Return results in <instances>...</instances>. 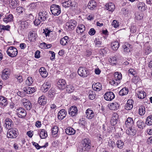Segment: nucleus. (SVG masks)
Returning <instances> with one entry per match:
<instances>
[{"label":"nucleus","mask_w":152,"mask_h":152,"mask_svg":"<svg viewBox=\"0 0 152 152\" xmlns=\"http://www.w3.org/2000/svg\"><path fill=\"white\" fill-rule=\"evenodd\" d=\"M38 102L40 105L44 106L47 103V98L45 96L42 95L39 97Z\"/></svg>","instance_id":"nucleus-19"},{"label":"nucleus","mask_w":152,"mask_h":152,"mask_svg":"<svg viewBox=\"0 0 152 152\" xmlns=\"http://www.w3.org/2000/svg\"><path fill=\"white\" fill-rule=\"evenodd\" d=\"M102 85L99 83H94L92 86V87L94 90L99 91L102 89Z\"/></svg>","instance_id":"nucleus-29"},{"label":"nucleus","mask_w":152,"mask_h":152,"mask_svg":"<svg viewBox=\"0 0 152 152\" xmlns=\"http://www.w3.org/2000/svg\"><path fill=\"white\" fill-rule=\"evenodd\" d=\"M28 37L30 41L34 42L35 41L36 39L37 38V34H35V32H30L28 35Z\"/></svg>","instance_id":"nucleus-23"},{"label":"nucleus","mask_w":152,"mask_h":152,"mask_svg":"<svg viewBox=\"0 0 152 152\" xmlns=\"http://www.w3.org/2000/svg\"><path fill=\"white\" fill-rule=\"evenodd\" d=\"M104 98L106 100L111 101L115 98V95L112 92L108 91L105 94Z\"/></svg>","instance_id":"nucleus-11"},{"label":"nucleus","mask_w":152,"mask_h":152,"mask_svg":"<svg viewBox=\"0 0 152 152\" xmlns=\"http://www.w3.org/2000/svg\"><path fill=\"white\" fill-rule=\"evenodd\" d=\"M18 134V131L17 129L12 128L9 129L7 133V137L9 138H16Z\"/></svg>","instance_id":"nucleus-4"},{"label":"nucleus","mask_w":152,"mask_h":152,"mask_svg":"<svg viewBox=\"0 0 152 152\" xmlns=\"http://www.w3.org/2000/svg\"><path fill=\"white\" fill-rule=\"evenodd\" d=\"M69 38L68 37L65 36L61 38L60 41L61 44L63 45H65L67 44L68 42H69Z\"/></svg>","instance_id":"nucleus-38"},{"label":"nucleus","mask_w":152,"mask_h":152,"mask_svg":"<svg viewBox=\"0 0 152 152\" xmlns=\"http://www.w3.org/2000/svg\"><path fill=\"white\" fill-rule=\"evenodd\" d=\"M10 75V72L9 69H5L2 72L1 77L4 80H6L8 79Z\"/></svg>","instance_id":"nucleus-9"},{"label":"nucleus","mask_w":152,"mask_h":152,"mask_svg":"<svg viewBox=\"0 0 152 152\" xmlns=\"http://www.w3.org/2000/svg\"><path fill=\"white\" fill-rule=\"evenodd\" d=\"M17 12L20 14H22L24 11V9L21 7H18L17 8Z\"/></svg>","instance_id":"nucleus-57"},{"label":"nucleus","mask_w":152,"mask_h":152,"mask_svg":"<svg viewBox=\"0 0 152 152\" xmlns=\"http://www.w3.org/2000/svg\"><path fill=\"white\" fill-rule=\"evenodd\" d=\"M114 77L110 80L109 83L111 85L117 86L120 83V80L122 78V75L121 73L117 72L114 74Z\"/></svg>","instance_id":"nucleus-2"},{"label":"nucleus","mask_w":152,"mask_h":152,"mask_svg":"<svg viewBox=\"0 0 152 152\" xmlns=\"http://www.w3.org/2000/svg\"><path fill=\"white\" fill-rule=\"evenodd\" d=\"M108 145L112 149H113L116 146V144L115 142L111 140H110L108 141Z\"/></svg>","instance_id":"nucleus-56"},{"label":"nucleus","mask_w":152,"mask_h":152,"mask_svg":"<svg viewBox=\"0 0 152 152\" xmlns=\"http://www.w3.org/2000/svg\"><path fill=\"white\" fill-rule=\"evenodd\" d=\"M78 74L81 77H87L89 74V72L88 69L83 67H80L78 70Z\"/></svg>","instance_id":"nucleus-7"},{"label":"nucleus","mask_w":152,"mask_h":152,"mask_svg":"<svg viewBox=\"0 0 152 152\" xmlns=\"http://www.w3.org/2000/svg\"><path fill=\"white\" fill-rule=\"evenodd\" d=\"M112 25L115 28H117L119 26V22L116 20H114L112 23Z\"/></svg>","instance_id":"nucleus-59"},{"label":"nucleus","mask_w":152,"mask_h":152,"mask_svg":"<svg viewBox=\"0 0 152 152\" xmlns=\"http://www.w3.org/2000/svg\"><path fill=\"white\" fill-rule=\"evenodd\" d=\"M117 147L120 149L123 148L124 144V142L121 140H118L116 142Z\"/></svg>","instance_id":"nucleus-48"},{"label":"nucleus","mask_w":152,"mask_h":152,"mask_svg":"<svg viewBox=\"0 0 152 152\" xmlns=\"http://www.w3.org/2000/svg\"><path fill=\"white\" fill-rule=\"evenodd\" d=\"M66 91L69 93H70L74 90V88L71 85H68L66 87Z\"/></svg>","instance_id":"nucleus-46"},{"label":"nucleus","mask_w":152,"mask_h":152,"mask_svg":"<svg viewBox=\"0 0 152 152\" xmlns=\"http://www.w3.org/2000/svg\"><path fill=\"white\" fill-rule=\"evenodd\" d=\"M7 53L9 56L11 57H14L17 55L18 51L15 48L11 46L8 48Z\"/></svg>","instance_id":"nucleus-6"},{"label":"nucleus","mask_w":152,"mask_h":152,"mask_svg":"<svg viewBox=\"0 0 152 152\" xmlns=\"http://www.w3.org/2000/svg\"><path fill=\"white\" fill-rule=\"evenodd\" d=\"M39 72L41 76L43 77H45L48 75V73L44 67L41 68L39 69Z\"/></svg>","instance_id":"nucleus-33"},{"label":"nucleus","mask_w":152,"mask_h":152,"mask_svg":"<svg viewBox=\"0 0 152 152\" xmlns=\"http://www.w3.org/2000/svg\"><path fill=\"white\" fill-rule=\"evenodd\" d=\"M112 64H115L117 63L116 58L115 57H113L110 58L109 61Z\"/></svg>","instance_id":"nucleus-58"},{"label":"nucleus","mask_w":152,"mask_h":152,"mask_svg":"<svg viewBox=\"0 0 152 152\" xmlns=\"http://www.w3.org/2000/svg\"><path fill=\"white\" fill-rule=\"evenodd\" d=\"M137 7L139 10L141 11H144L146 10V6L144 3L139 2L137 5Z\"/></svg>","instance_id":"nucleus-41"},{"label":"nucleus","mask_w":152,"mask_h":152,"mask_svg":"<svg viewBox=\"0 0 152 152\" xmlns=\"http://www.w3.org/2000/svg\"><path fill=\"white\" fill-rule=\"evenodd\" d=\"M119 45L120 43L117 41L112 42L111 44L112 49L114 51L117 50L118 48Z\"/></svg>","instance_id":"nucleus-24"},{"label":"nucleus","mask_w":152,"mask_h":152,"mask_svg":"<svg viewBox=\"0 0 152 152\" xmlns=\"http://www.w3.org/2000/svg\"><path fill=\"white\" fill-rule=\"evenodd\" d=\"M145 107L144 106H140L139 109L138 113L140 115H142L145 113Z\"/></svg>","instance_id":"nucleus-45"},{"label":"nucleus","mask_w":152,"mask_h":152,"mask_svg":"<svg viewBox=\"0 0 152 152\" xmlns=\"http://www.w3.org/2000/svg\"><path fill=\"white\" fill-rule=\"evenodd\" d=\"M136 27L134 26H131L130 29V31L133 33H134L136 32Z\"/></svg>","instance_id":"nucleus-63"},{"label":"nucleus","mask_w":152,"mask_h":152,"mask_svg":"<svg viewBox=\"0 0 152 152\" xmlns=\"http://www.w3.org/2000/svg\"><path fill=\"white\" fill-rule=\"evenodd\" d=\"M135 18L137 20L141 19L143 17L142 14H141L138 12H136L135 14Z\"/></svg>","instance_id":"nucleus-51"},{"label":"nucleus","mask_w":152,"mask_h":152,"mask_svg":"<svg viewBox=\"0 0 152 152\" xmlns=\"http://www.w3.org/2000/svg\"><path fill=\"white\" fill-rule=\"evenodd\" d=\"M39 136L42 139L46 138L48 136L47 132L45 130L42 129L40 132Z\"/></svg>","instance_id":"nucleus-43"},{"label":"nucleus","mask_w":152,"mask_h":152,"mask_svg":"<svg viewBox=\"0 0 152 152\" xmlns=\"http://www.w3.org/2000/svg\"><path fill=\"white\" fill-rule=\"evenodd\" d=\"M48 16L47 13L46 11H42L39 12L38 15V18L36 19L34 21V24L37 26L41 23H43L47 19Z\"/></svg>","instance_id":"nucleus-1"},{"label":"nucleus","mask_w":152,"mask_h":152,"mask_svg":"<svg viewBox=\"0 0 152 152\" xmlns=\"http://www.w3.org/2000/svg\"><path fill=\"white\" fill-rule=\"evenodd\" d=\"M128 128H129L126 130L127 134L129 135H134L136 132V130L134 128H130V127H129Z\"/></svg>","instance_id":"nucleus-39"},{"label":"nucleus","mask_w":152,"mask_h":152,"mask_svg":"<svg viewBox=\"0 0 152 152\" xmlns=\"http://www.w3.org/2000/svg\"><path fill=\"white\" fill-rule=\"evenodd\" d=\"M22 103L27 110H29L32 107V105L29 100L26 98H23L22 100Z\"/></svg>","instance_id":"nucleus-12"},{"label":"nucleus","mask_w":152,"mask_h":152,"mask_svg":"<svg viewBox=\"0 0 152 152\" xmlns=\"http://www.w3.org/2000/svg\"><path fill=\"white\" fill-rule=\"evenodd\" d=\"M78 109L75 106H72L70 107L68 110L69 114L72 116H76L77 113Z\"/></svg>","instance_id":"nucleus-10"},{"label":"nucleus","mask_w":152,"mask_h":152,"mask_svg":"<svg viewBox=\"0 0 152 152\" xmlns=\"http://www.w3.org/2000/svg\"><path fill=\"white\" fill-rule=\"evenodd\" d=\"M82 148L83 151H89L91 147V140L88 138H85L82 141Z\"/></svg>","instance_id":"nucleus-3"},{"label":"nucleus","mask_w":152,"mask_h":152,"mask_svg":"<svg viewBox=\"0 0 152 152\" xmlns=\"http://www.w3.org/2000/svg\"><path fill=\"white\" fill-rule=\"evenodd\" d=\"M134 124V121L132 118L130 117L128 118L125 122L126 127L128 128L132 126Z\"/></svg>","instance_id":"nucleus-31"},{"label":"nucleus","mask_w":152,"mask_h":152,"mask_svg":"<svg viewBox=\"0 0 152 152\" xmlns=\"http://www.w3.org/2000/svg\"><path fill=\"white\" fill-rule=\"evenodd\" d=\"M106 7L107 10L113 12L115 10V6L113 3L110 2L107 4Z\"/></svg>","instance_id":"nucleus-34"},{"label":"nucleus","mask_w":152,"mask_h":152,"mask_svg":"<svg viewBox=\"0 0 152 152\" xmlns=\"http://www.w3.org/2000/svg\"><path fill=\"white\" fill-rule=\"evenodd\" d=\"M8 104L7 98L6 97L0 96V106L2 107H5Z\"/></svg>","instance_id":"nucleus-21"},{"label":"nucleus","mask_w":152,"mask_h":152,"mask_svg":"<svg viewBox=\"0 0 152 152\" xmlns=\"http://www.w3.org/2000/svg\"><path fill=\"white\" fill-rule=\"evenodd\" d=\"M128 73L129 74L132 75H134L136 73L134 69H130L128 71Z\"/></svg>","instance_id":"nucleus-61"},{"label":"nucleus","mask_w":152,"mask_h":152,"mask_svg":"<svg viewBox=\"0 0 152 152\" xmlns=\"http://www.w3.org/2000/svg\"><path fill=\"white\" fill-rule=\"evenodd\" d=\"M5 127L8 129L10 127H11L13 124V123L12 120L10 118H7L5 120Z\"/></svg>","instance_id":"nucleus-32"},{"label":"nucleus","mask_w":152,"mask_h":152,"mask_svg":"<svg viewBox=\"0 0 152 152\" xmlns=\"http://www.w3.org/2000/svg\"><path fill=\"white\" fill-rule=\"evenodd\" d=\"M67 113L64 109L61 110L58 113V117L59 119L61 120L66 116Z\"/></svg>","instance_id":"nucleus-18"},{"label":"nucleus","mask_w":152,"mask_h":152,"mask_svg":"<svg viewBox=\"0 0 152 152\" xmlns=\"http://www.w3.org/2000/svg\"><path fill=\"white\" fill-rule=\"evenodd\" d=\"M119 105L116 102H112L110 104V109L112 110H115L118 109L119 107Z\"/></svg>","instance_id":"nucleus-30"},{"label":"nucleus","mask_w":152,"mask_h":152,"mask_svg":"<svg viewBox=\"0 0 152 152\" xmlns=\"http://www.w3.org/2000/svg\"><path fill=\"white\" fill-rule=\"evenodd\" d=\"M131 45L128 43H126L123 46L124 51L125 53H128L130 51L131 48Z\"/></svg>","instance_id":"nucleus-35"},{"label":"nucleus","mask_w":152,"mask_h":152,"mask_svg":"<svg viewBox=\"0 0 152 152\" xmlns=\"http://www.w3.org/2000/svg\"><path fill=\"white\" fill-rule=\"evenodd\" d=\"M77 24V22L73 20H69L66 23V28L69 29V31H71L74 29L75 27Z\"/></svg>","instance_id":"nucleus-8"},{"label":"nucleus","mask_w":152,"mask_h":152,"mask_svg":"<svg viewBox=\"0 0 152 152\" xmlns=\"http://www.w3.org/2000/svg\"><path fill=\"white\" fill-rule=\"evenodd\" d=\"M133 103L134 102L133 100L131 99H129L125 107V109L127 110L131 109L133 107Z\"/></svg>","instance_id":"nucleus-25"},{"label":"nucleus","mask_w":152,"mask_h":152,"mask_svg":"<svg viewBox=\"0 0 152 152\" xmlns=\"http://www.w3.org/2000/svg\"><path fill=\"white\" fill-rule=\"evenodd\" d=\"M33 82V79L31 77H28L25 81V83L27 85L30 86Z\"/></svg>","instance_id":"nucleus-49"},{"label":"nucleus","mask_w":152,"mask_h":152,"mask_svg":"<svg viewBox=\"0 0 152 152\" xmlns=\"http://www.w3.org/2000/svg\"><path fill=\"white\" fill-rule=\"evenodd\" d=\"M86 117L89 119L93 118L94 116V112L89 109H87L86 111Z\"/></svg>","instance_id":"nucleus-22"},{"label":"nucleus","mask_w":152,"mask_h":152,"mask_svg":"<svg viewBox=\"0 0 152 152\" xmlns=\"http://www.w3.org/2000/svg\"><path fill=\"white\" fill-rule=\"evenodd\" d=\"M145 123L148 125H152V116H149L147 118Z\"/></svg>","instance_id":"nucleus-47"},{"label":"nucleus","mask_w":152,"mask_h":152,"mask_svg":"<svg viewBox=\"0 0 152 152\" xmlns=\"http://www.w3.org/2000/svg\"><path fill=\"white\" fill-rule=\"evenodd\" d=\"M13 17L12 14H10L8 15L5 16L3 19V21L6 23L10 22L13 20Z\"/></svg>","instance_id":"nucleus-27"},{"label":"nucleus","mask_w":152,"mask_h":152,"mask_svg":"<svg viewBox=\"0 0 152 152\" xmlns=\"http://www.w3.org/2000/svg\"><path fill=\"white\" fill-rule=\"evenodd\" d=\"M50 11L53 15L55 16H58L61 13V8L59 6L53 4L50 7Z\"/></svg>","instance_id":"nucleus-5"},{"label":"nucleus","mask_w":152,"mask_h":152,"mask_svg":"<svg viewBox=\"0 0 152 152\" xmlns=\"http://www.w3.org/2000/svg\"><path fill=\"white\" fill-rule=\"evenodd\" d=\"M0 28L2 30L9 31L10 28V26L9 25H7L6 26L1 25H0Z\"/></svg>","instance_id":"nucleus-50"},{"label":"nucleus","mask_w":152,"mask_h":152,"mask_svg":"<svg viewBox=\"0 0 152 152\" xmlns=\"http://www.w3.org/2000/svg\"><path fill=\"white\" fill-rule=\"evenodd\" d=\"M129 92V90L126 88H124L121 89L119 92V95L121 96H123L127 95Z\"/></svg>","instance_id":"nucleus-42"},{"label":"nucleus","mask_w":152,"mask_h":152,"mask_svg":"<svg viewBox=\"0 0 152 152\" xmlns=\"http://www.w3.org/2000/svg\"><path fill=\"white\" fill-rule=\"evenodd\" d=\"M137 124L138 127L140 129H143L145 126L144 122L141 120H139L137 122Z\"/></svg>","instance_id":"nucleus-44"},{"label":"nucleus","mask_w":152,"mask_h":152,"mask_svg":"<svg viewBox=\"0 0 152 152\" xmlns=\"http://www.w3.org/2000/svg\"><path fill=\"white\" fill-rule=\"evenodd\" d=\"M15 78L17 79L18 81L20 83H21L23 81L22 76L20 75H14Z\"/></svg>","instance_id":"nucleus-52"},{"label":"nucleus","mask_w":152,"mask_h":152,"mask_svg":"<svg viewBox=\"0 0 152 152\" xmlns=\"http://www.w3.org/2000/svg\"><path fill=\"white\" fill-rule=\"evenodd\" d=\"M65 132L68 135H73L75 133V131L73 128L68 127L66 129Z\"/></svg>","instance_id":"nucleus-36"},{"label":"nucleus","mask_w":152,"mask_h":152,"mask_svg":"<svg viewBox=\"0 0 152 152\" xmlns=\"http://www.w3.org/2000/svg\"><path fill=\"white\" fill-rule=\"evenodd\" d=\"M96 94L94 92L91 91L89 92L88 97L91 100L94 99L95 97Z\"/></svg>","instance_id":"nucleus-55"},{"label":"nucleus","mask_w":152,"mask_h":152,"mask_svg":"<svg viewBox=\"0 0 152 152\" xmlns=\"http://www.w3.org/2000/svg\"><path fill=\"white\" fill-rule=\"evenodd\" d=\"M40 56V52L39 50H37L35 53V57L37 58H39Z\"/></svg>","instance_id":"nucleus-64"},{"label":"nucleus","mask_w":152,"mask_h":152,"mask_svg":"<svg viewBox=\"0 0 152 152\" xmlns=\"http://www.w3.org/2000/svg\"><path fill=\"white\" fill-rule=\"evenodd\" d=\"M66 84L65 80L63 79L59 80L57 82L58 87L59 89L61 90H63L65 88Z\"/></svg>","instance_id":"nucleus-15"},{"label":"nucleus","mask_w":152,"mask_h":152,"mask_svg":"<svg viewBox=\"0 0 152 152\" xmlns=\"http://www.w3.org/2000/svg\"><path fill=\"white\" fill-rule=\"evenodd\" d=\"M137 95L139 98L143 99L146 96V93L143 91H138Z\"/></svg>","instance_id":"nucleus-37"},{"label":"nucleus","mask_w":152,"mask_h":152,"mask_svg":"<svg viewBox=\"0 0 152 152\" xmlns=\"http://www.w3.org/2000/svg\"><path fill=\"white\" fill-rule=\"evenodd\" d=\"M85 30V27L84 25L83 24H80L77 26L76 31V32L79 34L83 33Z\"/></svg>","instance_id":"nucleus-26"},{"label":"nucleus","mask_w":152,"mask_h":152,"mask_svg":"<svg viewBox=\"0 0 152 152\" xmlns=\"http://www.w3.org/2000/svg\"><path fill=\"white\" fill-rule=\"evenodd\" d=\"M23 91L25 94H31L35 91V89L34 87H25L23 88Z\"/></svg>","instance_id":"nucleus-16"},{"label":"nucleus","mask_w":152,"mask_h":152,"mask_svg":"<svg viewBox=\"0 0 152 152\" xmlns=\"http://www.w3.org/2000/svg\"><path fill=\"white\" fill-rule=\"evenodd\" d=\"M97 3L94 0H91L89 1L88 5V9L91 10H93L97 6Z\"/></svg>","instance_id":"nucleus-20"},{"label":"nucleus","mask_w":152,"mask_h":152,"mask_svg":"<svg viewBox=\"0 0 152 152\" xmlns=\"http://www.w3.org/2000/svg\"><path fill=\"white\" fill-rule=\"evenodd\" d=\"M96 31L94 28L90 29L88 32L89 34L91 35H93L95 33Z\"/></svg>","instance_id":"nucleus-62"},{"label":"nucleus","mask_w":152,"mask_h":152,"mask_svg":"<svg viewBox=\"0 0 152 152\" xmlns=\"http://www.w3.org/2000/svg\"><path fill=\"white\" fill-rule=\"evenodd\" d=\"M118 118V115L116 113H114L112 115L110 122L113 126L115 125L117 123Z\"/></svg>","instance_id":"nucleus-14"},{"label":"nucleus","mask_w":152,"mask_h":152,"mask_svg":"<svg viewBox=\"0 0 152 152\" xmlns=\"http://www.w3.org/2000/svg\"><path fill=\"white\" fill-rule=\"evenodd\" d=\"M101 42L99 40V39H96L94 41L96 47H100L101 45Z\"/></svg>","instance_id":"nucleus-54"},{"label":"nucleus","mask_w":152,"mask_h":152,"mask_svg":"<svg viewBox=\"0 0 152 152\" xmlns=\"http://www.w3.org/2000/svg\"><path fill=\"white\" fill-rule=\"evenodd\" d=\"M62 4V6L65 8L70 6L72 7L73 6L72 3L70 0H68L66 1H63Z\"/></svg>","instance_id":"nucleus-40"},{"label":"nucleus","mask_w":152,"mask_h":152,"mask_svg":"<svg viewBox=\"0 0 152 152\" xmlns=\"http://www.w3.org/2000/svg\"><path fill=\"white\" fill-rule=\"evenodd\" d=\"M151 48L149 47H148L145 49V53L146 55H148L151 52Z\"/></svg>","instance_id":"nucleus-60"},{"label":"nucleus","mask_w":152,"mask_h":152,"mask_svg":"<svg viewBox=\"0 0 152 152\" xmlns=\"http://www.w3.org/2000/svg\"><path fill=\"white\" fill-rule=\"evenodd\" d=\"M58 127L57 126H54L52 128V134L55 135L58 132Z\"/></svg>","instance_id":"nucleus-53"},{"label":"nucleus","mask_w":152,"mask_h":152,"mask_svg":"<svg viewBox=\"0 0 152 152\" xmlns=\"http://www.w3.org/2000/svg\"><path fill=\"white\" fill-rule=\"evenodd\" d=\"M18 0H10V7L12 8H15L18 6L19 5Z\"/></svg>","instance_id":"nucleus-28"},{"label":"nucleus","mask_w":152,"mask_h":152,"mask_svg":"<svg viewBox=\"0 0 152 152\" xmlns=\"http://www.w3.org/2000/svg\"><path fill=\"white\" fill-rule=\"evenodd\" d=\"M17 114L20 118H24L26 115V113L25 110L22 108H19L17 109Z\"/></svg>","instance_id":"nucleus-13"},{"label":"nucleus","mask_w":152,"mask_h":152,"mask_svg":"<svg viewBox=\"0 0 152 152\" xmlns=\"http://www.w3.org/2000/svg\"><path fill=\"white\" fill-rule=\"evenodd\" d=\"M50 87V84L49 81L45 82L42 85L41 88L43 92H46L47 91Z\"/></svg>","instance_id":"nucleus-17"}]
</instances>
